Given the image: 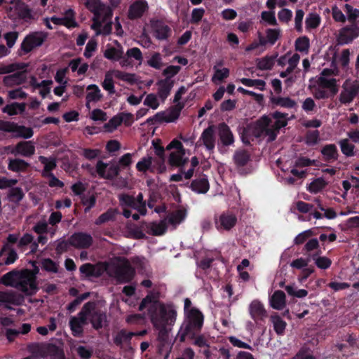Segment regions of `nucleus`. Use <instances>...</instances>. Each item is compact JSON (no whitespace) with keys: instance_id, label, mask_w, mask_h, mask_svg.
Listing matches in <instances>:
<instances>
[{"instance_id":"f257e3e1","label":"nucleus","mask_w":359,"mask_h":359,"mask_svg":"<svg viewBox=\"0 0 359 359\" xmlns=\"http://www.w3.org/2000/svg\"><path fill=\"white\" fill-rule=\"evenodd\" d=\"M204 322L203 313L197 308L194 307L184 315V321L177 333V338L180 342H184L187 338L194 339L201 332Z\"/></svg>"},{"instance_id":"f03ea898","label":"nucleus","mask_w":359,"mask_h":359,"mask_svg":"<svg viewBox=\"0 0 359 359\" xmlns=\"http://www.w3.org/2000/svg\"><path fill=\"white\" fill-rule=\"evenodd\" d=\"M148 313L154 326L174 325L176 321L177 311L171 304L156 302L149 306Z\"/></svg>"},{"instance_id":"7ed1b4c3","label":"nucleus","mask_w":359,"mask_h":359,"mask_svg":"<svg viewBox=\"0 0 359 359\" xmlns=\"http://www.w3.org/2000/svg\"><path fill=\"white\" fill-rule=\"evenodd\" d=\"M118 264H114L111 266L108 265L105 272L118 283H130L135 276V269L126 257H118Z\"/></svg>"},{"instance_id":"20e7f679","label":"nucleus","mask_w":359,"mask_h":359,"mask_svg":"<svg viewBox=\"0 0 359 359\" xmlns=\"http://www.w3.org/2000/svg\"><path fill=\"white\" fill-rule=\"evenodd\" d=\"M47 38V34L43 32H34L26 35L18 50V55L23 56L34 49L42 46Z\"/></svg>"},{"instance_id":"39448f33","label":"nucleus","mask_w":359,"mask_h":359,"mask_svg":"<svg viewBox=\"0 0 359 359\" xmlns=\"http://www.w3.org/2000/svg\"><path fill=\"white\" fill-rule=\"evenodd\" d=\"M85 304L89 305V312L86 315V318L88 320V324L90 323L94 330H100L107 325L108 321L106 313L97 309L95 302L90 301Z\"/></svg>"},{"instance_id":"423d86ee","label":"nucleus","mask_w":359,"mask_h":359,"mask_svg":"<svg viewBox=\"0 0 359 359\" xmlns=\"http://www.w3.org/2000/svg\"><path fill=\"white\" fill-rule=\"evenodd\" d=\"M0 130L6 133H13L15 138L29 139L34 135L33 129L30 127L20 126L15 122L0 120Z\"/></svg>"},{"instance_id":"0eeeda50","label":"nucleus","mask_w":359,"mask_h":359,"mask_svg":"<svg viewBox=\"0 0 359 359\" xmlns=\"http://www.w3.org/2000/svg\"><path fill=\"white\" fill-rule=\"evenodd\" d=\"M271 122V118L268 116H263L257 120L253 127L248 128L252 137L259 138L264 135H269L271 140H274L276 135L273 130L269 128Z\"/></svg>"},{"instance_id":"6e6552de","label":"nucleus","mask_w":359,"mask_h":359,"mask_svg":"<svg viewBox=\"0 0 359 359\" xmlns=\"http://www.w3.org/2000/svg\"><path fill=\"white\" fill-rule=\"evenodd\" d=\"M88 304H84L81 310L79 312L77 317H72L69 320V327L73 336L81 337L83 333V326L88 324L86 315L88 313Z\"/></svg>"},{"instance_id":"1a4fd4ad","label":"nucleus","mask_w":359,"mask_h":359,"mask_svg":"<svg viewBox=\"0 0 359 359\" xmlns=\"http://www.w3.org/2000/svg\"><path fill=\"white\" fill-rule=\"evenodd\" d=\"M15 287L27 296L35 294L39 290L36 279L24 271L20 274Z\"/></svg>"},{"instance_id":"9d476101","label":"nucleus","mask_w":359,"mask_h":359,"mask_svg":"<svg viewBox=\"0 0 359 359\" xmlns=\"http://www.w3.org/2000/svg\"><path fill=\"white\" fill-rule=\"evenodd\" d=\"M342 88L343 90L339 95V100L341 104H349L359 93V80L355 79L353 81L346 80Z\"/></svg>"},{"instance_id":"9b49d317","label":"nucleus","mask_w":359,"mask_h":359,"mask_svg":"<svg viewBox=\"0 0 359 359\" xmlns=\"http://www.w3.org/2000/svg\"><path fill=\"white\" fill-rule=\"evenodd\" d=\"M108 264L100 262L97 264L86 263L79 267L81 278H100L107 270Z\"/></svg>"},{"instance_id":"f8f14e48","label":"nucleus","mask_w":359,"mask_h":359,"mask_svg":"<svg viewBox=\"0 0 359 359\" xmlns=\"http://www.w3.org/2000/svg\"><path fill=\"white\" fill-rule=\"evenodd\" d=\"M236 223V215L230 211H225L219 216H215V227L218 231H230Z\"/></svg>"},{"instance_id":"ddd939ff","label":"nucleus","mask_w":359,"mask_h":359,"mask_svg":"<svg viewBox=\"0 0 359 359\" xmlns=\"http://www.w3.org/2000/svg\"><path fill=\"white\" fill-rule=\"evenodd\" d=\"M359 36V25L357 23H353L344 27L339 30L337 41L339 44H348L355 39Z\"/></svg>"},{"instance_id":"4468645a","label":"nucleus","mask_w":359,"mask_h":359,"mask_svg":"<svg viewBox=\"0 0 359 359\" xmlns=\"http://www.w3.org/2000/svg\"><path fill=\"white\" fill-rule=\"evenodd\" d=\"M93 243L92 236L85 232H75L69 237L71 246L76 249H88Z\"/></svg>"},{"instance_id":"2eb2a0df","label":"nucleus","mask_w":359,"mask_h":359,"mask_svg":"<svg viewBox=\"0 0 359 359\" xmlns=\"http://www.w3.org/2000/svg\"><path fill=\"white\" fill-rule=\"evenodd\" d=\"M148 9L149 6L146 0H136L129 7L128 18L131 20L139 19Z\"/></svg>"},{"instance_id":"dca6fc26","label":"nucleus","mask_w":359,"mask_h":359,"mask_svg":"<svg viewBox=\"0 0 359 359\" xmlns=\"http://www.w3.org/2000/svg\"><path fill=\"white\" fill-rule=\"evenodd\" d=\"M151 27L153 35L158 40H167L172 34L171 28L161 20L153 22Z\"/></svg>"},{"instance_id":"f3484780","label":"nucleus","mask_w":359,"mask_h":359,"mask_svg":"<svg viewBox=\"0 0 359 359\" xmlns=\"http://www.w3.org/2000/svg\"><path fill=\"white\" fill-rule=\"evenodd\" d=\"M215 127L214 125H210L203 130L197 144L202 141L206 149L212 151L215 147Z\"/></svg>"},{"instance_id":"a211bd4d","label":"nucleus","mask_w":359,"mask_h":359,"mask_svg":"<svg viewBox=\"0 0 359 359\" xmlns=\"http://www.w3.org/2000/svg\"><path fill=\"white\" fill-rule=\"evenodd\" d=\"M172 326L173 325L154 326V328L158 331V349L161 353L164 349L167 351L168 348H171L170 346L169 334Z\"/></svg>"},{"instance_id":"6ab92c4d","label":"nucleus","mask_w":359,"mask_h":359,"mask_svg":"<svg viewBox=\"0 0 359 359\" xmlns=\"http://www.w3.org/2000/svg\"><path fill=\"white\" fill-rule=\"evenodd\" d=\"M218 135L221 144L224 147H229L233 144L235 138L229 126L224 122L218 125Z\"/></svg>"},{"instance_id":"aec40b11","label":"nucleus","mask_w":359,"mask_h":359,"mask_svg":"<svg viewBox=\"0 0 359 359\" xmlns=\"http://www.w3.org/2000/svg\"><path fill=\"white\" fill-rule=\"evenodd\" d=\"M22 301V297L15 292L0 291V302L5 304V308L11 310V306L9 304L20 305Z\"/></svg>"},{"instance_id":"412c9836","label":"nucleus","mask_w":359,"mask_h":359,"mask_svg":"<svg viewBox=\"0 0 359 359\" xmlns=\"http://www.w3.org/2000/svg\"><path fill=\"white\" fill-rule=\"evenodd\" d=\"M249 311L251 318L255 323H258L266 317V311L264 305L257 300L252 301L249 306Z\"/></svg>"},{"instance_id":"4be33fe9","label":"nucleus","mask_w":359,"mask_h":359,"mask_svg":"<svg viewBox=\"0 0 359 359\" xmlns=\"http://www.w3.org/2000/svg\"><path fill=\"white\" fill-rule=\"evenodd\" d=\"M26 73L27 72L25 70L4 76V85L6 87H13L24 83L27 80Z\"/></svg>"},{"instance_id":"5701e85b","label":"nucleus","mask_w":359,"mask_h":359,"mask_svg":"<svg viewBox=\"0 0 359 359\" xmlns=\"http://www.w3.org/2000/svg\"><path fill=\"white\" fill-rule=\"evenodd\" d=\"M189 188L197 194H206L210 189L208 177L204 174L200 175L191 182Z\"/></svg>"},{"instance_id":"b1692460","label":"nucleus","mask_w":359,"mask_h":359,"mask_svg":"<svg viewBox=\"0 0 359 359\" xmlns=\"http://www.w3.org/2000/svg\"><path fill=\"white\" fill-rule=\"evenodd\" d=\"M269 100L273 108L276 107H281L287 109H292L297 106V102L295 100L291 99L289 97L275 96L273 95L272 92H271Z\"/></svg>"},{"instance_id":"393cba45","label":"nucleus","mask_w":359,"mask_h":359,"mask_svg":"<svg viewBox=\"0 0 359 359\" xmlns=\"http://www.w3.org/2000/svg\"><path fill=\"white\" fill-rule=\"evenodd\" d=\"M156 84L158 86V95L164 102L170 94L174 81L170 79L169 77H166L164 79L159 80Z\"/></svg>"},{"instance_id":"a878e982","label":"nucleus","mask_w":359,"mask_h":359,"mask_svg":"<svg viewBox=\"0 0 359 359\" xmlns=\"http://www.w3.org/2000/svg\"><path fill=\"white\" fill-rule=\"evenodd\" d=\"M323 158L327 163H333L338 159L339 152L334 144H328L322 147L320 151Z\"/></svg>"},{"instance_id":"bb28decb","label":"nucleus","mask_w":359,"mask_h":359,"mask_svg":"<svg viewBox=\"0 0 359 359\" xmlns=\"http://www.w3.org/2000/svg\"><path fill=\"white\" fill-rule=\"evenodd\" d=\"M17 155L30 157L35 153V147L31 141H21L15 145Z\"/></svg>"},{"instance_id":"cd10ccee","label":"nucleus","mask_w":359,"mask_h":359,"mask_svg":"<svg viewBox=\"0 0 359 359\" xmlns=\"http://www.w3.org/2000/svg\"><path fill=\"white\" fill-rule=\"evenodd\" d=\"M12 4L14 6V8L17 12L19 18L25 21L34 19V16L32 14V9H30L28 5L25 2H13Z\"/></svg>"},{"instance_id":"c85d7f7f","label":"nucleus","mask_w":359,"mask_h":359,"mask_svg":"<svg viewBox=\"0 0 359 359\" xmlns=\"http://www.w3.org/2000/svg\"><path fill=\"white\" fill-rule=\"evenodd\" d=\"M271 306L276 310H282L286 305V297L282 290H276L270 297Z\"/></svg>"},{"instance_id":"c756f323","label":"nucleus","mask_w":359,"mask_h":359,"mask_svg":"<svg viewBox=\"0 0 359 359\" xmlns=\"http://www.w3.org/2000/svg\"><path fill=\"white\" fill-rule=\"evenodd\" d=\"M30 167V164L21 158H9L8 169L15 172H24Z\"/></svg>"},{"instance_id":"7c9ffc66","label":"nucleus","mask_w":359,"mask_h":359,"mask_svg":"<svg viewBox=\"0 0 359 359\" xmlns=\"http://www.w3.org/2000/svg\"><path fill=\"white\" fill-rule=\"evenodd\" d=\"M321 253V250H318L309 256L310 259L315 262V264L318 268L325 270L329 269L332 265V260L327 257L320 256Z\"/></svg>"},{"instance_id":"2f4dec72","label":"nucleus","mask_w":359,"mask_h":359,"mask_svg":"<svg viewBox=\"0 0 359 359\" xmlns=\"http://www.w3.org/2000/svg\"><path fill=\"white\" fill-rule=\"evenodd\" d=\"M146 228L149 230V233L154 236H161L164 234L167 230V224L165 220H161L159 223L151 222L147 223L143 222Z\"/></svg>"},{"instance_id":"473e14b6","label":"nucleus","mask_w":359,"mask_h":359,"mask_svg":"<svg viewBox=\"0 0 359 359\" xmlns=\"http://www.w3.org/2000/svg\"><path fill=\"white\" fill-rule=\"evenodd\" d=\"M26 103L22 102H12L11 104H6L3 109L2 111L9 116H15L22 114L25 111Z\"/></svg>"},{"instance_id":"72a5a7b5","label":"nucleus","mask_w":359,"mask_h":359,"mask_svg":"<svg viewBox=\"0 0 359 359\" xmlns=\"http://www.w3.org/2000/svg\"><path fill=\"white\" fill-rule=\"evenodd\" d=\"M339 339L341 341H345L348 344V346L359 349V335L353 332H345L339 334Z\"/></svg>"},{"instance_id":"f704fd0d","label":"nucleus","mask_w":359,"mask_h":359,"mask_svg":"<svg viewBox=\"0 0 359 359\" xmlns=\"http://www.w3.org/2000/svg\"><path fill=\"white\" fill-rule=\"evenodd\" d=\"M250 154L245 149L236 150L233 156L235 164L238 167L246 165L250 161Z\"/></svg>"},{"instance_id":"c9c22d12","label":"nucleus","mask_w":359,"mask_h":359,"mask_svg":"<svg viewBox=\"0 0 359 359\" xmlns=\"http://www.w3.org/2000/svg\"><path fill=\"white\" fill-rule=\"evenodd\" d=\"M135 335H136L135 333L122 329L114 337V343L117 346L121 347L123 343H130L132 337Z\"/></svg>"},{"instance_id":"e433bc0d","label":"nucleus","mask_w":359,"mask_h":359,"mask_svg":"<svg viewBox=\"0 0 359 359\" xmlns=\"http://www.w3.org/2000/svg\"><path fill=\"white\" fill-rule=\"evenodd\" d=\"M39 161L44 165L42 172V176L46 177L47 174L53 173L52 171L57 167V161L55 158H47L43 156L39 157Z\"/></svg>"},{"instance_id":"4c0bfd02","label":"nucleus","mask_w":359,"mask_h":359,"mask_svg":"<svg viewBox=\"0 0 359 359\" xmlns=\"http://www.w3.org/2000/svg\"><path fill=\"white\" fill-rule=\"evenodd\" d=\"M118 214L116 208H109L105 212L101 214L95 221L96 225H101L109 221H114Z\"/></svg>"},{"instance_id":"58836bf2","label":"nucleus","mask_w":359,"mask_h":359,"mask_svg":"<svg viewBox=\"0 0 359 359\" xmlns=\"http://www.w3.org/2000/svg\"><path fill=\"white\" fill-rule=\"evenodd\" d=\"M185 154L179 152H171L168 158V163L172 167H182L188 161L187 158H184Z\"/></svg>"},{"instance_id":"ea45409f","label":"nucleus","mask_w":359,"mask_h":359,"mask_svg":"<svg viewBox=\"0 0 359 359\" xmlns=\"http://www.w3.org/2000/svg\"><path fill=\"white\" fill-rule=\"evenodd\" d=\"M278 54L271 56H265L257 60V67L260 70H271L275 63Z\"/></svg>"},{"instance_id":"a19ab883","label":"nucleus","mask_w":359,"mask_h":359,"mask_svg":"<svg viewBox=\"0 0 359 359\" xmlns=\"http://www.w3.org/2000/svg\"><path fill=\"white\" fill-rule=\"evenodd\" d=\"M270 318L276 334L278 335H283L287 325L286 322L284 321L278 314L271 315Z\"/></svg>"},{"instance_id":"79ce46f5","label":"nucleus","mask_w":359,"mask_h":359,"mask_svg":"<svg viewBox=\"0 0 359 359\" xmlns=\"http://www.w3.org/2000/svg\"><path fill=\"white\" fill-rule=\"evenodd\" d=\"M76 13L72 8H69L65 12V17H63V25L68 29L75 28L79 27V24L75 20Z\"/></svg>"},{"instance_id":"37998d69","label":"nucleus","mask_w":359,"mask_h":359,"mask_svg":"<svg viewBox=\"0 0 359 359\" xmlns=\"http://www.w3.org/2000/svg\"><path fill=\"white\" fill-rule=\"evenodd\" d=\"M7 197L9 201L18 204L25 197V194L22 188L12 187L8 191Z\"/></svg>"},{"instance_id":"c03bdc74","label":"nucleus","mask_w":359,"mask_h":359,"mask_svg":"<svg viewBox=\"0 0 359 359\" xmlns=\"http://www.w3.org/2000/svg\"><path fill=\"white\" fill-rule=\"evenodd\" d=\"M88 90H92L93 91L88 92L86 95V100L88 102H97L101 100L102 95L100 92L99 87L95 84L89 85L87 87Z\"/></svg>"},{"instance_id":"a18cd8bd","label":"nucleus","mask_w":359,"mask_h":359,"mask_svg":"<svg viewBox=\"0 0 359 359\" xmlns=\"http://www.w3.org/2000/svg\"><path fill=\"white\" fill-rule=\"evenodd\" d=\"M327 185V182L323 177H318L309 184L308 191L312 194H317L325 189Z\"/></svg>"},{"instance_id":"49530a36","label":"nucleus","mask_w":359,"mask_h":359,"mask_svg":"<svg viewBox=\"0 0 359 359\" xmlns=\"http://www.w3.org/2000/svg\"><path fill=\"white\" fill-rule=\"evenodd\" d=\"M270 115L273 118L276 119L275 126L277 129L285 127L287 125V117L288 114L276 111Z\"/></svg>"},{"instance_id":"de8ad7c7","label":"nucleus","mask_w":359,"mask_h":359,"mask_svg":"<svg viewBox=\"0 0 359 359\" xmlns=\"http://www.w3.org/2000/svg\"><path fill=\"white\" fill-rule=\"evenodd\" d=\"M113 72L112 71H109L105 74L104 81L102 83V88L109 92L110 95L114 94L116 93L114 88V83L113 81Z\"/></svg>"},{"instance_id":"09e8293b","label":"nucleus","mask_w":359,"mask_h":359,"mask_svg":"<svg viewBox=\"0 0 359 359\" xmlns=\"http://www.w3.org/2000/svg\"><path fill=\"white\" fill-rule=\"evenodd\" d=\"M341 151L347 157L355 156V145L349 142L348 139L341 140L339 142Z\"/></svg>"},{"instance_id":"8fccbe9b","label":"nucleus","mask_w":359,"mask_h":359,"mask_svg":"<svg viewBox=\"0 0 359 359\" xmlns=\"http://www.w3.org/2000/svg\"><path fill=\"white\" fill-rule=\"evenodd\" d=\"M112 72L116 79L128 82L130 84H134L137 81L135 74L124 72L120 70H112Z\"/></svg>"},{"instance_id":"3c124183","label":"nucleus","mask_w":359,"mask_h":359,"mask_svg":"<svg viewBox=\"0 0 359 359\" xmlns=\"http://www.w3.org/2000/svg\"><path fill=\"white\" fill-rule=\"evenodd\" d=\"M153 158L151 156L143 157L136 164V168L138 171L146 172L148 170L153 171L151 168Z\"/></svg>"},{"instance_id":"603ef678","label":"nucleus","mask_w":359,"mask_h":359,"mask_svg":"<svg viewBox=\"0 0 359 359\" xmlns=\"http://www.w3.org/2000/svg\"><path fill=\"white\" fill-rule=\"evenodd\" d=\"M320 17L317 13H311L306 18V29H316L320 24Z\"/></svg>"},{"instance_id":"864d4df0","label":"nucleus","mask_w":359,"mask_h":359,"mask_svg":"<svg viewBox=\"0 0 359 359\" xmlns=\"http://www.w3.org/2000/svg\"><path fill=\"white\" fill-rule=\"evenodd\" d=\"M18 275V272L13 270L4 274L0 278V284L6 286H15V278Z\"/></svg>"},{"instance_id":"5fc2aeb1","label":"nucleus","mask_w":359,"mask_h":359,"mask_svg":"<svg viewBox=\"0 0 359 359\" xmlns=\"http://www.w3.org/2000/svg\"><path fill=\"white\" fill-rule=\"evenodd\" d=\"M310 46L309 39L306 36H300L295 41V49L299 52H307Z\"/></svg>"},{"instance_id":"6e6d98bb","label":"nucleus","mask_w":359,"mask_h":359,"mask_svg":"<svg viewBox=\"0 0 359 359\" xmlns=\"http://www.w3.org/2000/svg\"><path fill=\"white\" fill-rule=\"evenodd\" d=\"M58 264L50 258H44L41 261V268L44 271L50 273L58 272Z\"/></svg>"},{"instance_id":"4d7b16f0","label":"nucleus","mask_w":359,"mask_h":359,"mask_svg":"<svg viewBox=\"0 0 359 359\" xmlns=\"http://www.w3.org/2000/svg\"><path fill=\"white\" fill-rule=\"evenodd\" d=\"M344 8L347 14L348 20L351 22V25L356 23V20L359 18V10L353 8L352 6L348 4H346Z\"/></svg>"},{"instance_id":"13d9d810","label":"nucleus","mask_w":359,"mask_h":359,"mask_svg":"<svg viewBox=\"0 0 359 359\" xmlns=\"http://www.w3.org/2000/svg\"><path fill=\"white\" fill-rule=\"evenodd\" d=\"M118 200L121 206H127L131 208H135V197L128 194H121L118 195Z\"/></svg>"},{"instance_id":"bf43d9fd","label":"nucleus","mask_w":359,"mask_h":359,"mask_svg":"<svg viewBox=\"0 0 359 359\" xmlns=\"http://www.w3.org/2000/svg\"><path fill=\"white\" fill-rule=\"evenodd\" d=\"M123 52L114 47L107 48L104 53V56L111 60L118 61L121 58Z\"/></svg>"},{"instance_id":"052dcab7","label":"nucleus","mask_w":359,"mask_h":359,"mask_svg":"<svg viewBox=\"0 0 359 359\" xmlns=\"http://www.w3.org/2000/svg\"><path fill=\"white\" fill-rule=\"evenodd\" d=\"M320 133L318 130H309L305 136V142L307 145L313 146L318 142Z\"/></svg>"},{"instance_id":"680f3d73","label":"nucleus","mask_w":359,"mask_h":359,"mask_svg":"<svg viewBox=\"0 0 359 359\" xmlns=\"http://www.w3.org/2000/svg\"><path fill=\"white\" fill-rule=\"evenodd\" d=\"M314 235L313 231L311 229L306 230L299 233L294 239V244L299 245L304 243L309 238Z\"/></svg>"},{"instance_id":"e2e57ef3","label":"nucleus","mask_w":359,"mask_h":359,"mask_svg":"<svg viewBox=\"0 0 359 359\" xmlns=\"http://www.w3.org/2000/svg\"><path fill=\"white\" fill-rule=\"evenodd\" d=\"M90 296V293L89 292H85L82 294H81L80 296L77 297L75 299H74L72 302H70L67 306V309L70 312V313H72L74 312L76 307L81 304V302L86 299L87 298H88V297Z\"/></svg>"},{"instance_id":"0e129e2a","label":"nucleus","mask_w":359,"mask_h":359,"mask_svg":"<svg viewBox=\"0 0 359 359\" xmlns=\"http://www.w3.org/2000/svg\"><path fill=\"white\" fill-rule=\"evenodd\" d=\"M120 166L117 163H112L107 167L105 180H112L120 173Z\"/></svg>"},{"instance_id":"69168bd1","label":"nucleus","mask_w":359,"mask_h":359,"mask_svg":"<svg viewBox=\"0 0 359 359\" xmlns=\"http://www.w3.org/2000/svg\"><path fill=\"white\" fill-rule=\"evenodd\" d=\"M123 121V118L121 116V113L113 116L108 123H105L104 128L107 130H112L116 129Z\"/></svg>"},{"instance_id":"338daca9","label":"nucleus","mask_w":359,"mask_h":359,"mask_svg":"<svg viewBox=\"0 0 359 359\" xmlns=\"http://www.w3.org/2000/svg\"><path fill=\"white\" fill-rule=\"evenodd\" d=\"M185 218V212L182 210H178L172 213L168 217V222L170 224L175 225L181 223Z\"/></svg>"},{"instance_id":"774afa93","label":"nucleus","mask_w":359,"mask_h":359,"mask_svg":"<svg viewBox=\"0 0 359 359\" xmlns=\"http://www.w3.org/2000/svg\"><path fill=\"white\" fill-rule=\"evenodd\" d=\"M76 351L81 359H90L93 354L92 348H88L84 346H79Z\"/></svg>"}]
</instances>
